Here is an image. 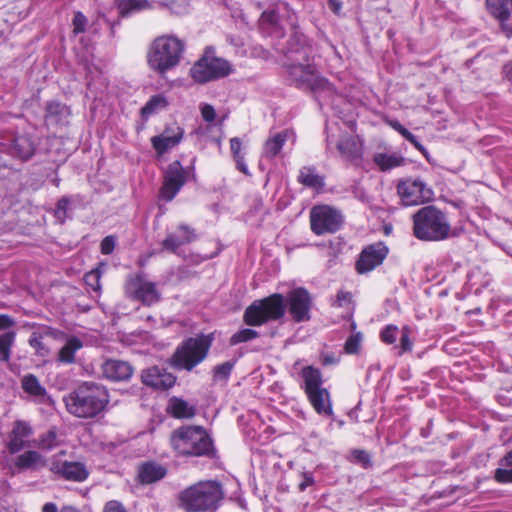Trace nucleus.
<instances>
[{"label":"nucleus","mask_w":512,"mask_h":512,"mask_svg":"<svg viewBox=\"0 0 512 512\" xmlns=\"http://www.w3.org/2000/svg\"><path fill=\"white\" fill-rule=\"evenodd\" d=\"M109 400L107 389L94 382L82 383L63 399L67 411L83 419L97 417L106 409Z\"/></svg>","instance_id":"obj_1"},{"label":"nucleus","mask_w":512,"mask_h":512,"mask_svg":"<svg viewBox=\"0 0 512 512\" xmlns=\"http://www.w3.org/2000/svg\"><path fill=\"white\" fill-rule=\"evenodd\" d=\"M170 446L182 457H209L216 454L214 442L202 426L184 425L170 435Z\"/></svg>","instance_id":"obj_2"},{"label":"nucleus","mask_w":512,"mask_h":512,"mask_svg":"<svg viewBox=\"0 0 512 512\" xmlns=\"http://www.w3.org/2000/svg\"><path fill=\"white\" fill-rule=\"evenodd\" d=\"M224 495L219 481H199L180 492L179 506L186 512H213L220 506Z\"/></svg>","instance_id":"obj_3"},{"label":"nucleus","mask_w":512,"mask_h":512,"mask_svg":"<svg viewBox=\"0 0 512 512\" xmlns=\"http://www.w3.org/2000/svg\"><path fill=\"white\" fill-rule=\"evenodd\" d=\"M413 235L421 241L437 242L449 238L451 224L445 212L434 205L417 210L412 216Z\"/></svg>","instance_id":"obj_4"},{"label":"nucleus","mask_w":512,"mask_h":512,"mask_svg":"<svg viewBox=\"0 0 512 512\" xmlns=\"http://www.w3.org/2000/svg\"><path fill=\"white\" fill-rule=\"evenodd\" d=\"M185 43L172 35H162L154 39L147 53L149 67L164 76L181 61Z\"/></svg>","instance_id":"obj_5"},{"label":"nucleus","mask_w":512,"mask_h":512,"mask_svg":"<svg viewBox=\"0 0 512 512\" xmlns=\"http://www.w3.org/2000/svg\"><path fill=\"white\" fill-rule=\"evenodd\" d=\"M301 388L313 410L321 416L332 417L333 403L329 390L323 386L324 380L320 369L308 365L300 371Z\"/></svg>","instance_id":"obj_6"},{"label":"nucleus","mask_w":512,"mask_h":512,"mask_svg":"<svg viewBox=\"0 0 512 512\" xmlns=\"http://www.w3.org/2000/svg\"><path fill=\"white\" fill-rule=\"evenodd\" d=\"M285 313V296L281 293H273L249 304L244 310L243 322L249 327H260L269 322L281 320Z\"/></svg>","instance_id":"obj_7"},{"label":"nucleus","mask_w":512,"mask_h":512,"mask_svg":"<svg viewBox=\"0 0 512 512\" xmlns=\"http://www.w3.org/2000/svg\"><path fill=\"white\" fill-rule=\"evenodd\" d=\"M212 341V335H200L185 339L171 356L170 364L178 370L192 371L205 360Z\"/></svg>","instance_id":"obj_8"},{"label":"nucleus","mask_w":512,"mask_h":512,"mask_svg":"<svg viewBox=\"0 0 512 512\" xmlns=\"http://www.w3.org/2000/svg\"><path fill=\"white\" fill-rule=\"evenodd\" d=\"M232 71L230 63L215 56V49L207 47L203 55L190 68L195 83L205 84L228 76Z\"/></svg>","instance_id":"obj_9"},{"label":"nucleus","mask_w":512,"mask_h":512,"mask_svg":"<svg viewBox=\"0 0 512 512\" xmlns=\"http://www.w3.org/2000/svg\"><path fill=\"white\" fill-rule=\"evenodd\" d=\"M191 179H196L193 165L183 167L179 160L172 161L163 172L162 185L159 190L160 199L171 202Z\"/></svg>","instance_id":"obj_10"},{"label":"nucleus","mask_w":512,"mask_h":512,"mask_svg":"<svg viewBox=\"0 0 512 512\" xmlns=\"http://www.w3.org/2000/svg\"><path fill=\"white\" fill-rule=\"evenodd\" d=\"M124 293L128 299L148 307L158 303L161 299L157 284L147 280L143 273H134L127 276L124 283Z\"/></svg>","instance_id":"obj_11"},{"label":"nucleus","mask_w":512,"mask_h":512,"mask_svg":"<svg viewBox=\"0 0 512 512\" xmlns=\"http://www.w3.org/2000/svg\"><path fill=\"white\" fill-rule=\"evenodd\" d=\"M311 231L317 236L334 234L344 223L343 215L336 208L327 204H318L309 213Z\"/></svg>","instance_id":"obj_12"},{"label":"nucleus","mask_w":512,"mask_h":512,"mask_svg":"<svg viewBox=\"0 0 512 512\" xmlns=\"http://www.w3.org/2000/svg\"><path fill=\"white\" fill-rule=\"evenodd\" d=\"M397 195L404 206H416L433 199V190L419 178L400 179L396 186Z\"/></svg>","instance_id":"obj_13"},{"label":"nucleus","mask_w":512,"mask_h":512,"mask_svg":"<svg viewBox=\"0 0 512 512\" xmlns=\"http://www.w3.org/2000/svg\"><path fill=\"white\" fill-rule=\"evenodd\" d=\"M286 310L295 323L307 322L311 319L313 298L311 293L304 287H297L290 290L286 297Z\"/></svg>","instance_id":"obj_14"},{"label":"nucleus","mask_w":512,"mask_h":512,"mask_svg":"<svg viewBox=\"0 0 512 512\" xmlns=\"http://www.w3.org/2000/svg\"><path fill=\"white\" fill-rule=\"evenodd\" d=\"M287 73L290 82L297 88L315 91L329 84L327 79L318 75L312 64H291L287 66Z\"/></svg>","instance_id":"obj_15"},{"label":"nucleus","mask_w":512,"mask_h":512,"mask_svg":"<svg viewBox=\"0 0 512 512\" xmlns=\"http://www.w3.org/2000/svg\"><path fill=\"white\" fill-rule=\"evenodd\" d=\"M49 470L57 478L75 483L85 482L90 476V470L81 461L55 460Z\"/></svg>","instance_id":"obj_16"},{"label":"nucleus","mask_w":512,"mask_h":512,"mask_svg":"<svg viewBox=\"0 0 512 512\" xmlns=\"http://www.w3.org/2000/svg\"><path fill=\"white\" fill-rule=\"evenodd\" d=\"M389 253L384 242H376L363 248L355 264L358 274H365L380 266Z\"/></svg>","instance_id":"obj_17"},{"label":"nucleus","mask_w":512,"mask_h":512,"mask_svg":"<svg viewBox=\"0 0 512 512\" xmlns=\"http://www.w3.org/2000/svg\"><path fill=\"white\" fill-rule=\"evenodd\" d=\"M34 433L30 422L25 420H15L12 423L11 430L7 433L6 448L10 454H17L21 450L30 446L29 438Z\"/></svg>","instance_id":"obj_18"},{"label":"nucleus","mask_w":512,"mask_h":512,"mask_svg":"<svg viewBox=\"0 0 512 512\" xmlns=\"http://www.w3.org/2000/svg\"><path fill=\"white\" fill-rule=\"evenodd\" d=\"M197 239L195 229L187 224H179L175 230L168 232L161 241L162 250L179 255L181 246L191 244Z\"/></svg>","instance_id":"obj_19"},{"label":"nucleus","mask_w":512,"mask_h":512,"mask_svg":"<svg viewBox=\"0 0 512 512\" xmlns=\"http://www.w3.org/2000/svg\"><path fill=\"white\" fill-rule=\"evenodd\" d=\"M487 13L498 22L501 31L512 37V0H486Z\"/></svg>","instance_id":"obj_20"},{"label":"nucleus","mask_w":512,"mask_h":512,"mask_svg":"<svg viewBox=\"0 0 512 512\" xmlns=\"http://www.w3.org/2000/svg\"><path fill=\"white\" fill-rule=\"evenodd\" d=\"M142 383L154 390L166 391L176 383V376L164 368L152 366L142 371Z\"/></svg>","instance_id":"obj_21"},{"label":"nucleus","mask_w":512,"mask_h":512,"mask_svg":"<svg viewBox=\"0 0 512 512\" xmlns=\"http://www.w3.org/2000/svg\"><path fill=\"white\" fill-rule=\"evenodd\" d=\"M167 475V469L155 461H146L139 465L137 480L139 483L149 485L156 483Z\"/></svg>","instance_id":"obj_22"},{"label":"nucleus","mask_w":512,"mask_h":512,"mask_svg":"<svg viewBox=\"0 0 512 512\" xmlns=\"http://www.w3.org/2000/svg\"><path fill=\"white\" fill-rule=\"evenodd\" d=\"M337 149L346 161L356 162L362 159L363 145L357 137L343 136L337 144Z\"/></svg>","instance_id":"obj_23"},{"label":"nucleus","mask_w":512,"mask_h":512,"mask_svg":"<svg viewBox=\"0 0 512 512\" xmlns=\"http://www.w3.org/2000/svg\"><path fill=\"white\" fill-rule=\"evenodd\" d=\"M290 134L291 131L285 129L268 137L262 147V157L268 160L277 157L286 144Z\"/></svg>","instance_id":"obj_24"},{"label":"nucleus","mask_w":512,"mask_h":512,"mask_svg":"<svg viewBox=\"0 0 512 512\" xmlns=\"http://www.w3.org/2000/svg\"><path fill=\"white\" fill-rule=\"evenodd\" d=\"M132 373L133 369L126 361L110 359L103 364L104 376L113 381L128 380Z\"/></svg>","instance_id":"obj_25"},{"label":"nucleus","mask_w":512,"mask_h":512,"mask_svg":"<svg viewBox=\"0 0 512 512\" xmlns=\"http://www.w3.org/2000/svg\"><path fill=\"white\" fill-rule=\"evenodd\" d=\"M297 182L306 188L319 192L325 186V177L317 173L315 166H303L299 169Z\"/></svg>","instance_id":"obj_26"},{"label":"nucleus","mask_w":512,"mask_h":512,"mask_svg":"<svg viewBox=\"0 0 512 512\" xmlns=\"http://www.w3.org/2000/svg\"><path fill=\"white\" fill-rule=\"evenodd\" d=\"M47 461L45 457L36 450H27L19 454L14 461L15 467L22 471L28 469H38L45 467Z\"/></svg>","instance_id":"obj_27"},{"label":"nucleus","mask_w":512,"mask_h":512,"mask_svg":"<svg viewBox=\"0 0 512 512\" xmlns=\"http://www.w3.org/2000/svg\"><path fill=\"white\" fill-rule=\"evenodd\" d=\"M373 162L380 171L387 172L404 166L406 159L398 152H393L391 154L380 152L373 155Z\"/></svg>","instance_id":"obj_28"},{"label":"nucleus","mask_w":512,"mask_h":512,"mask_svg":"<svg viewBox=\"0 0 512 512\" xmlns=\"http://www.w3.org/2000/svg\"><path fill=\"white\" fill-rule=\"evenodd\" d=\"M35 144L30 136L18 135L13 139L11 152L19 159L26 161L35 153Z\"/></svg>","instance_id":"obj_29"},{"label":"nucleus","mask_w":512,"mask_h":512,"mask_svg":"<svg viewBox=\"0 0 512 512\" xmlns=\"http://www.w3.org/2000/svg\"><path fill=\"white\" fill-rule=\"evenodd\" d=\"M70 115L71 109L69 106L56 100H51L46 103L44 115L46 122L59 124Z\"/></svg>","instance_id":"obj_30"},{"label":"nucleus","mask_w":512,"mask_h":512,"mask_svg":"<svg viewBox=\"0 0 512 512\" xmlns=\"http://www.w3.org/2000/svg\"><path fill=\"white\" fill-rule=\"evenodd\" d=\"M167 413L175 419H191L196 414V408L188 404L187 401L172 397L169 400Z\"/></svg>","instance_id":"obj_31"},{"label":"nucleus","mask_w":512,"mask_h":512,"mask_svg":"<svg viewBox=\"0 0 512 512\" xmlns=\"http://www.w3.org/2000/svg\"><path fill=\"white\" fill-rule=\"evenodd\" d=\"M330 306L335 309H343L346 313L343 317L351 319L355 311V301L352 292L339 290L335 297L330 300Z\"/></svg>","instance_id":"obj_32"},{"label":"nucleus","mask_w":512,"mask_h":512,"mask_svg":"<svg viewBox=\"0 0 512 512\" xmlns=\"http://www.w3.org/2000/svg\"><path fill=\"white\" fill-rule=\"evenodd\" d=\"M83 347V342L76 336L68 338L64 346L58 352V361L65 364L75 362V353Z\"/></svg>","instance_id":"obj_33"},{"label":"nucleus","mask_w":512,"mask_h":512,"mask_svg":"<svg viewBox=\"0 0 512 512\" xmlns=\"http://www.w3.org/2000/svg\"><path fill=\"white\" fill-rule=\"evenodd\" d=\"M60 445L58 439L57 429L55 427L50 428L44 433H41L35 441V446L42 451H52Z\"/></svg>","instance_id":"obj_34"},{"label":"nucleus","mask_w":512,"mask_h":512,"mask_svg":"<svg viewBox=\"0 0 512 512\" xmlns=\"http://www.w3.org/2000/svg\"><path fill=\"white\" fill-rule=\"evenodd\" d=\"M151 145L155 150L157 156H163L170 149L176 147L182 140L178 137H164L161 135H155L151 138Z\"/></svg>","instance_id":"obj_35"},{"label":"nucleus","mask_w":512,"mask_h":512,"mask_svg":"<svg viewBox=\"0 0 512 512\" xmlns=\"http://www.w3.org/2000/svg\"><path fill=\"white\" fill-rule=\"evenodd\" d=\"M230 150L232 158L236 163L237 170L245 175H249V170L244 159L245 153L242 151V141L240 138L233 137L230 139Z\"/></svg>","instance_id":"obj_36"},{"label":"nucleus","mask_w":512,"mask_h":512,"mask_svg":"<svg viewBox=\"0 0 512 512\" xmlns=\"http://www.w3.org/2000/svg\"><path fill=\"white\" fill-rule=\"evenodd\" d=\"M21 387L25 393L34 397H44L46 389L34 374H27L21 379Z\"/></svg>","instance_id":"obj_37"},{"label":"nucleus","mask_w":512,"mask_h":512,"mask_svg":"<svg viewBox=\"0 0 512 512\" xmlns=\"http://www.w3.org/2000/svg\"><path fill=\"white\" fill-rule=\"evenodd\" d=\"M16 332L8 331L0 335V362L8 363L11 359L12 348L15 344Z\"/></svg>","instance_id":"obj_38"},{"label":"nucleus","mask_w":512,"mask_h":512,"mask_svg":"<svg viewBox=\"0 0 512 512\" xmlns=\"http://www.w3.org/2000/svg\"><path fill=\"white\" fill-rule=\"evenodd\" d=\"M389 125L401 136H403L411 145H413L416 150H418L423 155L427 154L426 148L418 141L416 136L412 134L407 128H405L399 121L392 120L389 122Z\"/></svg>","instance_id":"obj_39"},{"label":"nucleus","mask_w":512,"mask_h":512,"mask_svg":"<svg viewBox=\"0 0 512 512\" xmlns=\"http://www.w3.org/2000/svg\"><path fill=\"white\" fill-rule=\"evenodd\" d=\"M168 105V101L165 96L157 94L152 96L147 103L141 108V117L147 119L158 109H163Z\"/></svg>","instance_id":"obj_40"},{"label":"nucleus","mask_w":512,"mask_h":512,"mask_svg":"<svg viewBox=\"0 0 512 512\" xmlns=\"http://www.w3.org/2000/svg\"><path fill=\"white\" fill-rule=\"evenodd\" d=\"M150 7L151 5L148 0H123L118 5L122 17L129 15L133 11H140Z\"/></svg>","instance_id":"obj_41"},{"label":"nucleus","mask_w":512,"mask_h":512,"mask_svg":"<svg viewBox=\"0 0 512 512\" xmlns=\"http://www.w3.org/2000/svg\"><path fill=\"white\" fill-rule=\"evenodd\" d=\"M235 361H226L216 365L212 370L214 382L227 383L235 366Z\"/></svg>","instance_id":"obj_42"},{"label":"nucleus","mask_w":512,"mask_h":512,"mask_svg":"<svg viewBox=\"0 0 512 512\" xmlns=\"http://www.w3.org/2000/svg\"><path fill=\"white\" fill-rule=\"evenodd\" d=\"M259 337V333L251 328H243L234 333L229 338V344L231 346L238 345L240 343H246Z\"/></svg>","instance_id":"obj_43"},{"label":"nucleus","mask_w":512,"mask_h":512,"mask_svg":"<svg viewBox=\"0 0 512 512\" xmlns=\"http://www.w3.org/2000/svg\"><path fill=\"white\" fill-rule=\"evenodd\" d=\"M104 266L103 263H100L96 268L92 269L91 271L87 272L84 275V282L85 284L90 287L94 292H100L101 291V275L102 270L101 267Z\"/></svg>","instance_id":"obj_44"},{"label":"nucleus","mask_w":512,"mask_h":512,"mask_svg":"<svg viewBox=\"0 0 512 512\" xmlns=\"http://www.w3.org/2000/svg\"><path fill=\"white\" fill-rule=\"evenodd\" d=\"M363 335L361 332L352 333L344 343V352L348 355H357L360 353Z\"/></svg>","instance_id":"obj_45"},{"label":"nucleus","mask_w":512,"mask_h":512,"mask_svg":"<svg viewBox=\"0 0 512 512\" xmlns=\"http://www.w3.org/2000/svg\"><path fill=\"white\" fill-rule=\"evenodd\" d=\"M398 332V326L394 324H388L381 329L379 333V338L381 342H383L384 344L392 345L397 340Z\"/></svg>","instance_id":"obj_46"},{"label":"nucleus","mask_w":512,"mask_h":512,"mask_svg":"<svg viewBox=\"0 0 512 512\" xmlns=\"http://www.w3.org/2000/svg\"><path fill=\"white\" fill-rule=\"evenodd\" d=\"M69 205H70L69 197L63 196L57 201L56 209L54 211V216L58 220V222L61 224H63L67 219Z\"/></svg>","instance_id":"obj_47"},{"label":"nucleus","mask_w":512,"mask_h":512,"mask_svg":"<svg viewBox=\"0 0 512 512\" xmlns=\"http://www.w3.org/2000/svg\"><path fill=\"white\" fill-rule=\"evenodd\" d=\"M87 24V17L81 11H76L72 20L73 34L78 35L84 33L86 31Z\"/></svg>","instance_id":"obj_48"},{"label":"nucleus","mask_w":512,"mask_h":512,"mask_svg":"<svg viewBox=\"0 0 512 512\" xmlns=\"http://www.w3.org/2000/svg\"><path fill=\"white\" fill-rule=\"evenodd\" d=\"M410 327L405 325L401 330V338H400V352L399 355H402L405 352L412 351L413 342L410 339Z\"/></svg>","instance_id":"obj_49"},{"label":"nucleus","mask_w":512,"mask_h":512,"mask_svg":"<svg viewBox=\"0 0 512 512\" xmlns=\"http://www.w3.org/2000/svg\"><path fill=\"white\" fill-rule=\"evenodd\" d=\"M292 41L301 45L304 54L303 59L308 61L309 54L312 52V41L303 34H295Z\"/></svg>","instance_id":"obj_50"},{"label":"nucleus","mask_w":512,"mask_h":512,"mask_svg":"<svg viewBox=\"0 0 512 512\" xmlns=\"http://www.w3.org/2000/svg\"><path fill=\"white\" fill-rule=\"evenodd\" d=\"M164 137H178L179 140L183 139L184 129L177 123L167 125L164 130L159 134Z\"/></svg>","instance_id":"obj_51"},{"label":"nucleus","mask_w":512,"mask_h":512,"mask_svg":"<svg viewBox=\"0 0 512 512\" xmlns=\"http://www.w3.org/2000/svg\"><path fill=\"white\" fill-rule=\"evenodd\" d=\"M29 345L35 349L37 354L44 355L45 346L41 334L33 332L28 340Z\"/></svg>","instance_id":"obj_52"},{"label":"nucleus","mask_w":512,"mask_h":512,"mask_svg":"<svg viewBox=\"0 0 512 512\" xmlns=\"http://www.w3.org/2000/svg\"><path fill=\"white\" fill-rule=\"evenodd\" d=\"M116 246V238L113 235L106 236L100 243V251L103 255L113 253Z\"/></svg>","instance_id":"obj_53"},{"label":"nucleus","mask_w":512,"mask_h":512,"mask_svg":"<svg viewBox=\"0 0 512 512\" xmlns=\"http://www.w3.org/2000/svg\"><path fill=\"white\" fill-rule=\"evenodd\" d=\"M352 454L355 460L360 463L363 468H368L372 465L371 457L365 450L356 449Z\"/></svg>","instance_id":"obj_54"},{"label":"nucleus","mask_w":512,"mask_h":512,"mask_svg":"<svg viewBox=\"0 0 512 512\" xmlns=\"http://www.w3.org/2000/svg\"><path fill=\"white\" fill-rule=\"evenodd\" d=\"M200 112H201V116L204 121H206L208 123H212L215 121L216 111L212 105L207 104V103L202 104L200 106Z\"/></svg>","instance_id":"obj_55"},{"label":"nucleus","mask_w":512,"mask_h":512,"mask_svg":"<svg viewBox=\"0 0 512 512\" xmlns=\"http://www.w3.org/2000/svg\"><path fill=\"white\" fill-rule=\"evenodd\" d=\"M260 20L262 23L275 26L278 23L279 16L276 10L270 9L262 12Z\"/></svg>","instance_id":"obj_56"},{"label":"nucleus","mask_w":512,"mask_h":512,"mask_svg":"<svg viewBox=\"0 0 512 512\" xmlns=\"http://www.w3.org/2000/svg\"><path fill=\"white\" fill-rule=\"evenodd\" d=\"M102 512H128V510L122 502L110 500L104 504Z\"/></svg>","instance_id":"obj_57"},{"label":"nucleus","mask_w":512,"mask_h":512,"mask_svg":"<svg viewBox=\"0 0 512 512\" xmlns=\"http://www.w3.org/2000/svg\"><path fill=\"white\" fill-rule=\"evenodd\" d=\"M15 325V321L7 314H0V330H6Z\"/></svg>","instance_id":"obj_58"},{"label":"nucleus","mask_w":512,"mask_h":512,"mask_svg":"<svg viewBox=\"0 0 512 512\" xmlns=\"http://www.w3.org/2000/svg\"><path fill=\"white\" fill-rule=\"evenodd\" d=\"M321 363L323 366L333 365L337 363V359L333 354H325L321 357Z\"/></svg>","instance_id":"obj_59"},{"label":"nucleus","mask_w":512,"mask_h":512,"mask_svg":"<svg viewBox=\"0 0 512 512\" xmlns=\"http://www.w3.org/2000/svg\"><path fill=\"white\" fill-rule=\"evenodd\" d=\"M42 512H58V508L55 503L48 502L43 505Z\"/></svg>","instance_id":"obj_60"},{"label":"nucleus","mask_w":512,"mask_h":512,"mask_svg":"<svg viewBox=\"0 0 512 512\" xmlns=\"http://www.w3.org/2000/svg\"><path fill=\"white\" fill-rule=\"evenodd\" d=\"M329 5L335 13H339L341 9V3L337 0H329Z\"/></svg>","instance_id":"obj_61"},{"label":"nucleus","mask_w":512,"mask_h":512,"mask_svg":"<svg viewBox=\"0 0 512 512\" xmlns=\"http://www.w3.org/2000/svg\"><path fill=\"white\" fill-rule=\"evenodd\" d=\"M156 1L163 6H169L176 2V0H156Z\"/></svg>","instance_id":"obj_62"},{"label":"nucleus","mask_w":512,"mask_h":512,"mask_svg":"<svg viewBox=\"0 0 512 512\" xmlns=\"http://www.w3.org/2000/svg\"><path fill=\"white\" fill-rule=\"evenodd\" d=\"M59 512H79V511L73 507L65 506Z\"/></svg>","instance_id":"obj_63"},{"label":"nucleus","mask_w":512,"mask_h":512,"mask_svg":"<svg viewBox=\"0 0 512 512\" xmlns=\"http://www.w3.org/2000/svg\"><path fill=\"white\" fill-rule=\"evenodd\" d=\"M356 327H357L356 322H355V321H352V322H351V325H350V329H351V331H355V330H356Z\"/></svg>","instance_id":"obj_64"}]
</instances>
